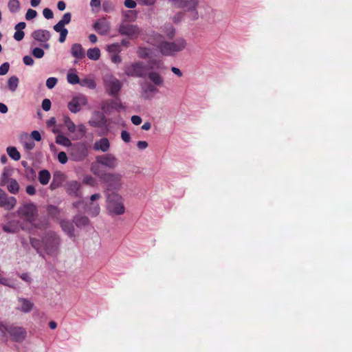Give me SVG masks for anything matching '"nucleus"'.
Instances as JSON below:
<instances>
[{"instance_id": "nucleus-42", "label": "nucleus", "mask_w": 352, "mask_h": 352, "mask_svg": "<svg viewBox=\"0 0 352 352\" xmlns=\"http://www.w3.org/2000/svg\"><path fill=\"white\" fill-rule=\"evenodd\" d=\"M32 53V55L36 58H41L45 54L43 50L39 47H35L33 49Z\"/></svg>"}, {"instance_id": "nucleus-46", "label": "nucleus", "mask_w": 352, "mask_h": 352, "mask_svg": "<svg viewBox=\"0 0 352 352\" xmlns=\"http://www.w3.org/2000/svg\"><path fill=\"white\" fill-rule=\"evenodd\" d=\"M16 227L11 224H6L3 226V230L7 233H15L16 232Z\"/></svg>"}, {"instance_id": "nucleus-47", "label": "nucleus", "mask_w": 352, "mask_h": 352, "mask_svg": "<svg viewBox=\"0 0 352 352\" xmlns=\"http://www.w3.org/2000/svg\"><path fill=\"white\" fill-rule=\"evenodd\" d=\"M37 15V12L36 10L32 9H28L26 14H25V19L28 21H30L31 19H33L35 18Z\"/></svg>"}, {"instance_id": "nucleus-64", "label": "nucleus", "mask_w": 352, "mask_h": 352, "mask_svg": "<svg viewBox=\"0 0 352 352\" xmlns=\"http://www.w3.org/2000/svg\"><path fill=\"white\" fill-rule=\"evenodd\" d=\"M111 60L113 63H114L116 64H119L122 61V58L120 55L115 54V55L112 56Z\"/></svg>"}, {"instance_id": "nucleus-32", "label": "nucleus", "mask_w": 352, "mask_h": 352, "mask_svg": "<svg viewBox=\"0 0 352 352\" xmlns=\"http://www.w3.org/2000/svg\"><path fill=\"white\" fill-rule=\"evenodd\" d=\"M87 55L89 59L97 60L100 58V51L98 47L90 48L88 50Z\"/></svg>"}, {"instance_id": "nucleus-18", "label": "nucleus", "mask_w": 352, "mask_h": 352, "mask_svg": "<svg viewBox=\"0 0 352 352\" xmlns=\"http://www.w3.org/2000/svg\"><path fill=\"white\" fill-rule=\"evenodd\" d=\"M158 91L159 90L155 86L151 83H146L142 86L141 96L145 100H150Z\"/></svg>"}, {"instance_id": "nucleus-43", "label": "nucleus", "mask_w": 352, "mask_h": 352, "mask_svg": "<svg viewBox=\"0 0 352 352\" xmlns=\"http://www.w3.org/2000/svg\"><path fill=\"white\" fill-rule=\"evenodd\" d=\"M58 80L56 78L50 77L46 80V86L48 89H53L57 84Z\"/></svg>"}, {"instance_id": "nucleus-1", "label": "nucleus", "mask_w": 352, "mask_h": 352, "mask_svg": "<svg viewBox=\"0 0 352 352\" xmlns=\"http://www.w3.org/2000/svg\"><path fill=\"white\" fill-rule=\"evenodd\" d=\"M30 242L38 253L43 249L47 255L56 256L59 254L61 239L56 232L50 230L44 234L41 240L30 238Z\"/></svg>"}, {"instance_id": "nucleus-37", "label": "nucleus", "mask_w": 352, "mask_h": 352, "mask_svg": "<svg viewBox=\"0 0 352 352\" xmlns=\"http://www.w3.org/2000/svg\"><path fill=\"white\" fill-rule=\"evenodd\" d=\"M67 82L72 85L80 84V80L75 73H68L67 76Z\"/></svg>"}, {"instance_id": "nucleus-40", "label": "nucleus", "mask_w": 352, "mask_h": 352, "mask_svg": "<svg viewBox=\"0 0 352 352\" xmlns=\"http://www.w3.org/2000/svg\"><path fill=\"white\" fill-rule=\"evenodd\" d=\"M64 122L69 131L74 133L76 131V125L68 116L64 118Z\"/></svg>"}, {"instance_id": "nucleus-8", "label": "nucleus", "mask_w": 352, "mask_h": 352, "mask_svg": "<svg viewBox=\"0 0 352 352\" xmlns=\"http://www.w3.org/2000/svg\"><path fill=\"white\" fill-rule=\"evenodd\" d=\"M72 14L70 12H66L63 14L62 19L54 26V30L60 33L59 42L64 43L68 34L67 30L65 28V25L70 23Z\"/></svg>"}, {"instance_id": "nucleus-63", "label": "nucleus", "mask_w": 352, "mask_h": 352, "mask_svg": "<svg viewBox=\"0 0 352 352\" xmlns=\"http://www.w3.org/2000/svg\"><path fill=\"white\" fill-rule=\"evenodd\" d=\"M31 136L36 141H40L41 140V134L38 131H33L31 133Z\"/></svg>"}, {"instance_id": "nucleus-48", "label": "nucleus", "mask_w": 352, "mask_h": 352, "mask_svg": "<svg viewBox=\"0 0 352 352\" xmlns=\"http://www.w3.org/2000/svg\"><path fill=\"white\" fill-rule=\"evenodd\" d=\"M58 160L60 164H65L67 163L68 157L65 152L61 151L58 154Z\"/></svg>"}, {"instance_id": "nucleus-35", "label": "nucleus", "mask_w": 352, "mask_h": 352, "mask_svg": "<svg viewBox=\"0 0 352 352\" xmlns=\"http://www.w3.org/2000/svg\"><path fill=\"white\" fill-rule=\"evenodd\" d=\"M18 85L19 78L16 76H12L8 79V86L12 91H16L18 87Z\"/></svg>"}, {"instance_id": "nucleus-53", "label": "nucleus", "mask_w": 352, "mask_h": 352, "mask_svg": "<svg viewBox=\"0 0 352 352\" xmlns=\"http://www.w3.org/2000/svg\"><path fill=\"white\" fill-rule=\"evenodd\" d=\"M121 138L124 142H129L131 141V135L126 131H122L121 132Z\"/></svg>"}, {"instance_id": "nucleus-16", "label": "nucleus", "mask_w": 352, "mask_h": 352, "mask_svg": "<svg viewBox=\"0 0 352 352\" xmlns=\"http://www.w3.org/2000/svg\"><path fill=\"white\" fill-rule=\"evenodd\" d=\"M199 3V0H184L181 8L184 9L187 12H192V19L197 20L199 18L197 11Z\"/></svg>"}, {"instance_id": "nucleus-29", "label": "nucleus", "mask_w": 352, "mask_h": 352, "mask_svg": "<svg viewBox=\"0 0 352 352\" xmlns=\"http://www.w3.org/2000/svg\"><path fill=\"white\" fill-rule=\"evenodd\" d=\"M148 66L151 70H162L165 68L163 62L161 60L158 59L151 60L148 62Z\"/></svg>"}, {"instance_id": "nucleus-14", "label": "nucleus", "mask_w": 352, "mask_h": 352, "mask_svg": "<svg viewBox=\"0 0 352 352\" xmlns=\"http://www.w3.org/2000/svg\"><path fill=\"white\" fill-rule=\"evenodd\" d=\"M96 162L109 168H114L118 165L116 157L111 153L97 156Z\"/></svg>"}, {"instance_id": "nucleus-39", "label": "nucleus", "mask_w": 352, "mask_h": 352, "mask_svg": "<svg viewBox=\"0 0 352 352\" xmlns=\"http://www.w3.org/2000/svg\"><path fill=\"white\" fill-rule=\"evenodd\" d=\"M100 208L98 204L91 202L89 208V214L93 217H96L100 213Z\"/></svg>"}, {"instance_id": "nucleus-20", "label": "nucleus", "mask_w": 352, "mask_h": 352, "mask_svg": "<svg viewBox=\"0 0 352 352\" xmlns=\"http://www.w3.org/2000/svg\"><path fill=\"white\" fill-rule=\"evenodd\" d=\"M60 226L62 230L70 238L75 237V229L72 222L67 219L60 221Z\"/></svg>"}, {"instance_id": "nucleus-13", "label": "nucleus", "mask_w": 352, "mask_h": 352, "mask_svg": "<svg viewBox=\"0 0 352 352\" xmlns=\"http://www.w3.org/2000/svg\"><path fill=\"white\" fill-rule=\"evenodd\" d=\"M87 103V99L85 96H78L74 97L67 105L69 111L74 113H76L80 111L82 107L85 106Z\"/></svg>"}, {"instance_id": "nucleus-15", "label": "nucleus", "mask_w": 352, "mask_h": 352, "mask_svg": "<svg viewBox=\"0 0 352 352\" xmlns=\"http://www.w3.org/2000/svg\"><path fill=\"white\" fill-rule=\"evenodd\" d=\"M16 204V199L14 197H9L6 192L0 188V207L7 210L13 209Z\"/></svg>"}, {"instance_id": "nucleus-4", "label": "nucleus", "mask_w": 352, "mask_h": 352, "mask_svg": "<svg viewBox=\"0 0 352 352\" xmlns=\"http://www.w3.org/2000/svg\"><path fill=\"white\" fill-rule=\"evenodd\" d=\"M107 208L111 214L121 215L125 212L123 198L117 192L107 193Z\"/></svg>"}, {"instance_id": "nucleus-24", "label": "nucleus", "mask_w": 352, "mask_h": 352, "mask_svg": "<svg viewBox=\"0 0 352 352\" xmlns=\"http://www.w3.org/2000/svg\"><path fill=\"white\" fill-rule=\"evenodd\" d=\"M65 179V175L60 172H56L54 174L53 179L50 184V188L55 190L59 188Z\"/></svg>"}, {"instance_id": "nucleus-3", "label": "nucleus", "mask_w": 352, "mask_h": 352, "mask_svg": "<svg viewBox=\"0 0 352 352\" xmlns=\"http://www.w3.org/2000/svg\"><path fill=\"white\" fill-rule=\"evenodd\" d=\"M186 45V40L179 37L174 41H162L158 43L157 47L163 56H174L177 53L183 51Z\"/></svg>"}, {"instance_id": "nucleus-34", "label": "nucleus", "mask_w": 352, "mask_h": 352, "mask_svg": "<svg viewBox=\"0 0 352 352\" xmlns=\"http://www.w3.org/2000/svg\"><path fill=\"white\" fill-rule=\"evenodd\" d=\"M151 53V50L147 47H140L137 50L138 56L143 59L148 58L150 56Z\"/></svg>"}, {"instance_id": "nucleus-12", "label": "nucleus", "mask_w": 352, "mask_h": 352, "mask_svg": "<svg viewBox=\"0 0 352 352\" xmlns=\"http://www.w3.org/2000/svg\"><path fill=\"white\" fill-rule=\"evenodd\" d=\"M100 108L106 113H110L113 109H116L118 111L124 109V107L121 103L120 99L104 100L101 102Z\"/></svg>"}, {"instance_id": "nucleus-45", "label": "nucleus", "mask_w": 352, "mask_h": 352, "mask_svg": "<svg viewBox=\"0 0 352 352\" xmlns=\"http://www.w3.org/2000/svg\"><path fill=\"white\" fill-rule=\"evenodd\" d=\"M12 178H10L6 173H3L1 177L0 180V186H8V184L10 183V181L12 180Z\"/></svg>"}, {"instance_id": "nucleus-9", "label": "nucleus", "mask_w": 352, "mask_h": 352, "mask_svg": "<svg viewBox=\"0 0 352 352\" xmlns=\"http://www.w3.org/2000/svg\"><path fill=\"white\" fill-rule=\"evenodd\" d=\"M118 31L120 35L126 36L131 39L138 37L141 34V30L138 25L126 22L121 23Z\"/></svg>"}, {"instance_id": "nucleus-19", "label": "nucleus", "mask_w": 352, "mask_h": 352, "mask_svg": "<svg viewBox=\"0 0 352 352\" xmlns=\"http://www.w3.org/2000/svg\"><path fill=\"white\" fill-rule=\"evenodd\" d=\"M32 36L37 41L45 43L50 39L51 34L48 30L40 29L34 31Z\"/></svg>"}, {"instance_id": "nucleus-60", "label": "nucleus", "mask_w": 352, "mask_h": 352, "mask_svg": "<svg viewBox=\"0 0 352 352\" xmlns=\"http://www.w3.org/2000/svg\"><path fill=\"white\" fill-rule=\"evenodd\" d=\"M172 5L177 8H181L184 0H168Z\"/></svg>"}, {"instance_id": "nucleus-30", "label": "nucleus", "mask_w": 352, "mask_h": 352, "mask_svg": "<svg viewBox=\"0 0 352 352\" xmlns=\"http://www.w3.org/2000/svg\"><path fill=\"white\" fill-rule=\"evenodd\" d=\"M56 142L58 144L63 145L65 146H68L69 148L72 145L71 140L68 138L65 137V135H63L62 134L57 135V136L56 138Z\"/></svg>"}, {"instance_id": "nucleus-57", "label": "nucleus", "mask_w": 352, "mask_h": 352, "mask_svg": "<svg viewBox=\"0 0 352 352\" xmlns=\"http://www.w3.org/2000/svg\"><path fill=\"white\" fill-rule=\"evenodd\" d=\"M47 211L50 215H56L58 212V208L54 206H49Z\"/></svg>"}, {"instance_id": "nucleus-59", "label": "nucleus", "mask_w": 352, "mask_h": 352, "mask_svg": "<svg viewBox=\"0 0 352 352\" xmlns=\"http://www.w3.org/2000/svg\"><path fill=\"white\" fill-rule=\"evenodd\" d=\"M139 3L144 6H153L155 3V0H137Z\"/></svg>"}, {"instance_id": "nucleus-31", "label": "nucleus", "mask_w": 352, "mask_h": 352, "mask_svg": "<svg viewBox=\"0 0 352 352\" xmlns=\"http://www.w3.org/2000/svg\"><path fill=\"white\" fill-rule=\"evenodd\" d=\"M8 155L11 157L12 160L15 161H18L21 158V154L18 151L16 147L14 146H8L6 149Z\"/></svg>"}, {"instance_id": "nucleus-21", "label": "nucleus", "mask_w": 352, "mask_h": 352, "mask_svg": "<svg viewBox=\"0 0 352 352\" xmlns=\"http://www.w3.org/2000/svg\"><path fill=\"white\" fill-rule=\"evenodd\" d=\"M93 28L101 35H106L110 29L109 23L104 19L97 21L94 25Z\"/></svg>"}, {"instance_id": "nucleus-61", "label": "nucleus", "mask_w": 352, "mask_h": 352, "mask_svg": "<svg viewBox=\"0 0 352 352\" xmlns=\"http://www.w3.org/2000/svg\"><path fill=\"white\" fill-rule=\"evenodd\" d=\"M26 192L30 195H34L36 193L35 187L32 185H29L26 187Z\"/></svg>"}, {"instance_id": "nucleus-51", "label": "nucleus", "mask_w": 352, "mask_h": 352, "mask_svg": "<svg viewBox=\"0 0 352 352\" xmlns=\"http://www.w3.org/2000/svg\"><path fill=\"white\" fill-rule=\"evenodd\" d=\"M23 61L25 65H28V66L33 65V64L34 63V60L32 58V57L29 55L25 56L23 58Z\"/></svg>"}, {"instance_id": "nucleus-6", "label": "nucleus", "mask_w": 352, "mask_h": 352, "mask_svg": "<svg viewBox=\"0 0 352 352\" xmlns=\"http://www.w3.org/2000/svg\"><path fill=\"white\" fill-rule=\"evenodd\" d=\"M88 153V146L86 143L77 142L69 148V157L73 161L80 162L87 157Z\"/></svg>"}, {"instance_id": "nucleus-5", "label": "nucleus", "mask_w": 352, "mask_h": 352, "mask_svg": "<svg viewBox=\"0 0 352 352\" xmlns=\"http://www.w3.org/2000/svg\"><path fill=\"white\" fill-rule=\"evenodd\" d=\"M124 71L127 76L144 78L147 75L148 66L142 61H137L126 65Z\"/></svg>"}, {"instance_id": "nucleus-23", "label": "nucleus", "mask_w": 352, "mask_h": 352, "mask_svg": "<svg viewBox=\"0 0 352 352\" xmlns=\"http://www.w3.org/2000/svg\"><path fill=\"white\" fill-rule=\"evenodd\" d=\"M110 148V143L107 138H102L98 141H96L94 144V148L96 151H101L107 152Z\"/></svg>"}, {"instance_id": "nucleus-27", "label": "nucleus", "mask_w": 352, "mask_h": 352, "mask_svg": "<svg viewBox=\"0 0 352 352\" xmlns=\"http://www.w3.org/2000/svg\"><path fill=\"white\" fill-rule=\"evenodd\" d=\"M73 222L75 223L76 227H78L79 228H85L87 226H89L90 221L85 216L77 214L74 217Z\"/></svg>"}, {"instance_id": "nucleus-36", "label": "nucleus", "mask_w": 352, "mask_h": 352, "mask_svg": "<svg viewBox=\"0 0 352 352\" xmlns=\"http://www.w3.org/2000/svg\"><path fill=\"white\" fill-rule=\"evenodd\" d=\"M80 85L81 86H86L91 89H94L96 87L94 80L91 78H85L80 80Z\"/></svg>"}, {"instance_id": "nucleus-54", "label": "nucleus", "mask_w": 352, "mask_h": 352, "mask_svg": "<svg viewBox=\"0 0 352 352\" xmlns=\"http://www.w3.org/2000/svg\"><path fill=\"white\" fill-rule=\"evenodd\" d=\"M107 50L109 52H120V45L118 43H114L110 45L107 47Z\"/></svg>"}, {"instance_id": "nucleus-44", "label": "nucleus", "mask_w": 352, "mask_h": 352, "mask_svg": "<svg viewBox=\"0 0 352 352\" xmlns=\"http://www.w3.org/2000/svg\"><path fill=\"white\" fill-rule=\"evenodd\" d=\"M83 183L91 186H95L96 185V179L91 176H85L83 179Z\"/></svg>"}, {"instance_id": "nucleus-41", "label": "nucleus", "mask_w": 352, "mask_h": 352, "mask_svg": "<svg viewBox=\"0 0 352 352\" xmlns=\"http://www.w3.org/2000/svg\"><path fill=\"white\" fill-rule=\"evenodd\" d=\"M163 32L168 38L171 39L175 35V29L172 25H168L167 27H164Z\"/></svg>"}, {"instance_id": "nucleus-11", "label": "nucleus", "mask_w": 352, "mask_h": 352, "mask_svg": "<svg viewBox=\"0 0 352 352\" xmlns=\"http://www.w3.org/2000/svg\"><path fill=\"white\" fill-rule=\"evenodd\" d=\"M1 331H6L15 342H22L26 337V331L23 327L16 326L2 327Z\"/></svg>"}, {"instance_id": "nucleus-2", "label": "nucleus", "mask_w": 352, "mask_h": 352, "mask_svg": "<svg viewBox=\"0 0 352 352\" xmlns=\"http://www.w3.org/2000/svg\"><path fill=\"white\" fill-rule=\"evenodd\" d=\"M91 170L102 182L107 185L108 192L111 190L118 191L122 186V175L118 173H109L102 169L98 165L92 164Z\"/></svg>"}, {"instance_id": "nucleus-22", "label": "nucleus", "mask_w": 352, "mask_h": 352, "mask_svg": "<svg viewBox=\"0 0 352 352\" xmlns=\"http://www.w3.org/2000/svg\"><path fill=\"white\" fill-rule=\"evenodd\" d=\"M148 79L153 83L154 86L161 87L164 84V78L158 72L151 71L150 72H147V75Z\"/></svg>"}, {"instance_id": "nucleus-38", "label": "nucleus", "mask_w": 352, "mask_h": 352, "mask_svg": "<svg viewBox=\"0 0 352 352\" xmlns=\"http://www.w3.org/2000/svg\"><path fill=\"white\" fill-rule=\"evenodd\" d=\"M8 8L11 12H16L20 8V3L18 0H10L8 2Z\"/></svg>"}, {"instance_id": "nucleus-33", "label": "nucleus", "mask_w": 352, "mask_h": 352, "mask_svg": "<svg viewBox=\"0 0 352 352\" xmlns=\"http://www.w3.org/2000/svg\"><path fill=\"white\" fill-rule=\"evenodd\" d=\"M7 189L12 194H17L19 190V183L16 179H12L7 186Z\"/></svg>"}, {"instance_id": "nucleus-52", "label": "nucleus", "mask_w": 352, "mask_h": 352, "mask_svg": "<svg viewBox=\"0 0 352 352\" xmlns=\"http://www.w3.org/2000/svg\"><path fill=\"white\" fill-rule=\"evenodd\" d=\"M43 14L47 19H51L54 16L53 12L50 8H45L43 11Z\"/></svg>"}, {"instance_id": "nucleus-10", "label": "nucleus", "mask_w": 352, "mask_h": 352, "mask_svg": "<svg viewBox=\"0 0 352 352\" xmlns=\"http://www.w3.org/2000/svg\"><path fill=\"white\" fill-rule=\"evenodd\" d=\"M19 216L32 223L37 214V209L33 204H26L20 207L17 211Z\"/></svg>"}, {"instance_id": "nucleus-28", "label": "nucleus", "mask_w": 352, "mask_h": 352, "mask_svg": "<svg viewBox=\"0 0 352 352\" xmlns=\"http://www.w3.org/2000/svg\"><path fill=\"white\" fill-rule=\"evenodd\" d=\"M51 178L50 173L47 170H42L38 173V180L42 185L49 183Z\"/></svg>"}, {"instance_id": "nucleus-50", "label": "nucleus", "mask_w": 352, "mask_h": 352, "mask_svg": "<svg viewBox=\"0 0 352 352\" xmlns=\"http://www.w3.org/2000/svg\"><path fill=\"white\" fill-rule=\"evenodd\" d=\"M42 108L44 111H47L51 108V101L50 99L45 98L42 102Z\"/></svg>"}, {"instance_id": "nucleus-26", "label": "nucleus", "mask_w": 352, "mask_h": 352, "mask_svg": "<svg viewBox=\"0 0 352 352\" xmlns=\"http://www.w3.org/2000/svg\"><path fill=\"white\" fill-rule=\"evenodd\" d=\"M18 301L21 305L19 308L21 311L28 313L32 309L34 304L30 300L24 298H19Z\"/></svg>"}, {"instance_id": "nucleus-17", "label": "nucleus", "mask_w": 352, "mask_h": 352, "mask_svg": "<svg viewBox=\"0 0 352 352\" xmlns=\"http://www.w3.org/2000/svg\"><path fill=\"white\" fill-rule=\"evenodd\" d=\"M81 187L80 183L76 181H72L68 182L65 186L66 192L71 196L75 197H80L81 193L80 191Z\"/></svg>"}, {"instance_id": "nucleus-49", "label": "nucleus", "mask_w": 352, "mask_h": 352, "mask_svg": "<svg viewBox=\"0 0 352 352\" xmlns=\"http://www.w3.org/2000/svg\"><path fill=\"white\" fill-rule=\"evenodd\" d=\"M10 65L8 63H4L0 66V75H5L8 72Z\"/></svg>"}, {"instance_id": "nucleus-7", "label": "nucleus", "mask_w": 352, "mask_h": 352, "mask_svg": "<svg viewBox=\"0 0 352 352\" xmlns=\"http://www.w3.org/2000/svg\"><path fill=\"white\" fill-rule=\"evenodd\" d=\"M103 81L105 89L108 94L111 96H118L122 87L120 81L111 74L105 75Z\"/></svg>"}, {"instance_id": "nucleus-62", "label": "nucleus", "mask_w": 352, "mask_h": 352, "mask_svg": "<svg viewBox=\"0 0 352 352\" xmlns=\"http://www.w3.org/2000/svg\"><path fill=\"white\" fill-rule=\"evenodd\" d=\"M137 146L139 149L143 150L148 147V143L146 141H138L137 143Z\"/></svg>"}, {"instance_id": "nucleus-56", "label": "nucleus", "mask_w": 352, "mask_h": 352, "mask_svg": "<svg viewBox=\"0 0 352 352\" xmlns=\"http://www.w3.org/2000/svg\"><path fill=\"white\" fill-rule=\"evenodd\" d=\"M124 4L128 8H135L137 5L136 2L133 0H125Z\"/></svg>"}, {"instance_id": "nucleus-55", "label": "nucleus", "mask_w": 352, "mask_h": 352, "mask_svg": "<svg viewBox=\"0 0 352 352\" xmlns=\"http://www.w3.org/2000/svg\"><path fill=\"white\" fill-rule=\"evenodd\" d=\"M25 34L23 31L17 30L14 34V38L17 41H20L23 38Z\"/></svg>"}, {"instance_id": "nucleus-58", "label": "nucleus", "mask_w": 352, "mask_h": 352, "mask_svg": "<svg viewBox=\"0 0 352 352\" xmlns=\"http://www.w3.org/2000/svg\"><path fill=\"white\" fill-rule=\"evenodd\" d=\"M131 122L135 125H139L142 122V118L139 116H133L131 117Z\"/></svg>"}, {"instance_id": "nucleus-25", "label": "nucleus", "mask_w": 352, "mask_h": 352, "mask_svg": "<svg viewBox=\"0 0 352 352\" xmlns=\"http://www.w3.org/2000/svg\"><path fill=\"white\" fill-rule=\"evenodd\" d=\"M71 54L77 59H82L85 57V50L79 43H74L72 45Z\"/></svg>"}]
</instances>
